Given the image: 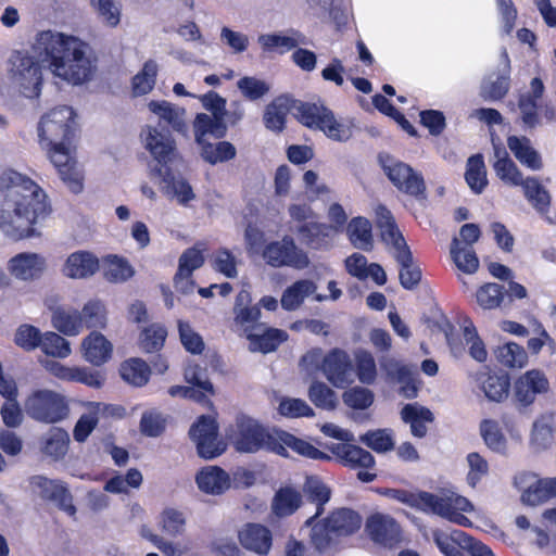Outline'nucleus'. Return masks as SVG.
<instances>
[{
	"label": "nucleus",
	"mask_w": 556,
	"mask_h": 556,
	"mask_svg": "<svg viewBox=\"0 0 556 556\" xmlns=\"http://www.w3.org/2000/svg\"><path fill=\"white\" fill-rule=\"evenodd\" d=\"M463 336L466 344L469 346L470 356L477 362L483 363L486 361L488 352L484 343L478 336L477 329L469 318H465L462 325Z\"/></svg>",
	"instance_id": "4d7b16f0"
},
{
	"label": "nucleus",
	"mask_w": 556,
	"mask_h": 556,
	"mask_svg": "<svg viewBox=\"0 0 556 556\" xmlns=\"http://www.w3.org/2000/svg\"><path fill=\"white\" fill-rule=\"evenodd\" d=\"M302 505V494L292 486H282L276 491L270 509L273 515L285 518L293 515Z\"/></svg>",
	"instance_id": "f704fd0d"
},
{
	"label": "nucleus",
	"mask_w": 556,
	"mask_h": 556,
	"mask_svg": "<svg viewBox=\"0 0 556 556\" xmlns=\"http://www.w3.org/2000/svg\"><path fill=\"white\" fill-rule=\"evenodd\" d=\"M507 147L514 156L531 170H540L543 167L541 154L534 149L529 138L525 136H509Z\"/></svg>",
	"instance_id": "7c9ffc66"
},
{
	"label": "nucleus",
	"mask_w": 556,
	"mask_h": 556,
	"mask_svg": "<svg viewBox=\"0 0 556 556\" xmlns=\"http://www.w3.org/2000/svg\"><path fill=\"white\" fill-rule=\"evenodd\" d=\"M90 4L105 26L115 28L119 24L122 10L115 0H90Z\"/></svg>",
	"instance_id": "6e6d98bb"
},
{
	"label": "nucleus",
	"mask_w": 556,
	"mask_h": 556,
	"mask_svg": "<svg viewBox=\"0 0 556 556\" xmlns=\"http://www.w3.org/2000/svg\"><path fill=\"white\" fill-rule=\"evenodd\" d=\"M250 344L249 350L251 352L270 353L275 351L282 342L288 339L286 331L268 328L264 325L262 330H253L245 337Z\"/></svg>",
	"instance_id": "c756f323"
},
{
	"label": "nucleus",
	"mask_w": 556,
	"mask_h": 556,
	"mask_svg": "<svg viewBox=\"0 0 556 556\" xmlns=\"http://www.w3.org/2000/svg\"><path fill=\"white\" fill-rule=\"evenodd\" d=\"M328 527L338 535H349L361 528V516L349 508L333 511L328 518Z\"/></svg>",
	"instance_id": "ea45409f"
},
{
	"label": "nucleus",
	"mask_w": 556,
	"mask_h": 556,
	"mask_svg": "<svg viewBox=\"0 0 556 556\" xmlns=\"http://www.w3.org/2000/svg\"><path fill=\"white\" fill-rule=\"evenodd\" d=\"M46 268V260L38 253L24 252L9 261V270L17 279L30 280L39 277Z\"/></svg>",
	"instance_id": "b1692460"
},
{
	"label": "nucleus",
	"mask_w": 556,
	"mask_h": 556,
	"mask_svg": "<svg viewBox=\"0 0 556 556\" xmlns=\"http://www.w3.org/2000/svg\"><path fill=\"white\" fill-rule=\"evenodd\" d=\"M414 508L426 513L438 515L451 522L467 527L471 522L464 515L473 510L470 501L456 492L442 489L438 493L426 491L416 492V503Z\"/></svg>",
	"instance_id": "20e7f679"
},
{
	"label": "nucleus",
	"mask_w": 556,
	"mask_h": 556,
	"mask_svg": "<svg viewBox=\"0 0 556 556\" xmlns=\"http://www.w3.org/2000/svg\"><path fill=\"white\" fill-rule=\"evenodd\" d=\"M30 485L42 498L54 502L62 510L70 516L76 514L73 498L70 491L58 480H50L43 476H34Z\"/></svg>",
	"instance_id": "a211bd4d"
},
{
	"label": "nucleus",
	"mask_w": 556,
	"mask_h": 556,
	"mask_svg": "<svg viewBox=\"0 0 556 556\" xmlns=\"http://www.w3.org/2000/svg\"><path fill=\"white\" fill-rule=\"evenodd\" d=\"M122 378L129 384L141 387L150 377V368L146 362L139 358H131L122 364L119 369Z\"/></svg>",
	"instance_id": "3c124183"
},
{
	"label": "nucleus",
	"mask_w": 556,
	"mask_h": 556,
	"mask_svg": "<svg viewBox=\"0 0 556 556\" xmlns=\"http://www.w3.org/2000/svg\"><path fill=\"white\" fill-rule=\"evenodd\" d=\"M328 450L337 456L344 466L350 468H371L375 465L374 456L361 446L348 443H331Z\"/></svg>",
	"instance_id": "cd10ccee"
},
{
	"label": "nucleus",
	"mask_w": 556,
	"mask_h": 556,
	"mask_svg": "<svg viewBox=\"0 0 556 556\" xmlns=\"http://www.w3.org/2000/svg\"><path fill=\"white\" fill-rule=\"evenodd\" d=\"M359 441L377 453H386L394 447L393 432L390 429H377L361 435Z\"/></svg>",
	"instance_id": "13d9d810"
},
{
	"label": "nucleus",
	"mask_w": 556,
	"mask_h": 556,
	"mask_svg": "<svg viewBox=\"0 0 556 556\" xmlns=\"http://www.w3.org/2000/svg\"><path fill=\"white\" fill-rule=\"evenodd\" d=\"M33 51L51 74L71 85L89 81L96 71L91 47L76 36L53 30L36 35Z\"/></svg>",
	"instance_id": "f03ea898"
},
{
	"label": "nucleus",
	"mask_w": 556,
	"mask_h": 556,
	"mask_svg": "<svg viewBox=\"0 0 556 556\" xmlns=\"http://www.w3.org/2000/svg\"><path fill=\"white\" fill-rule=\"evenodd\" d=\"M279 432H270L256 420L247 416H239L227 435L240 453H257L265 450L280 456H288L287 450L281 446L279 441Z\"/></svg>",
	"instance_id": "7ed1b4c3"
},
{
	"label": "nucleus",
	"mask_w": 556,
	"mask_h": 556,
	"mask_svg": "<svg viewBox=\"0 0 556 556\" xmlns=\"http://www.w3.org/2000/svg\"><path fill=\"white\" fill-rule=\"evenodd\" d=\"M68 444V433L62 428H52L45 439L42 451L47 456L59 460L66 455Z\"/></svg>",
	"instance_id": "49530a36"
},
{
	"label": "nucleus",
	"mask_w": 556,
	"mask_h": 556,
	"mask_svg": "<svg viewBox=\"0 0 556 556\" xmlns=\"http://www.w3.org/2000/svg\"><path fill=\"white\" fill-rule=\"evenodd\" d=\"M379 365L388 382L400 384V395L405 399L417 396L418 387L412 367L392 356L380 357Z\"/></svg>",
	"instance_id": "2eb2a0df"
},
{
	"label": "nucleus",
	"mask_w": 556,
	"mask_h": 556,
	"mask_svg": "<svg viewBox=\"0 0 556 556\" xmlns=\"http://www.w3.org/2000/svg\"><path fill=\"white\" fill-rule=\"evenodd\" d=\"M40 348L46 355L55 358H66L72 353L70 342L55 332H46Z\"/></svg>",
	"instance_id": "e2e57ef3"
},
{
	"label": "nucleus",
	"mask_w": 556,
	"mask_h": 556,
	"mask_svg": "<svg viewBox=\"0 0 556 556\" xmlns=\"http://www.w3.org/2000/svg\"><path fill=\"white\" fill-rule=\"evenodd\" d=\"M257 42L264 52H288L301 45H306V37L295 29L286 33L263 34L258 36Z\"/></svg>",
	"instance_id": "393cba45"
},
{
	"label": "nucleus",
	"mask_w": 556,
	"mask_h": 556,
	"mask_svg": "<svg viewBox=\"0 0 556 556\" xmlns=\"http://www.w3.org/2000/svg\"><path fill=\"white\" fill-rule=\"evenodd\" d=\"M348 236L351 243L359 250L372 249L371 224L364 217H355L348 225Z\"/></svg>",
	"instance_id": "37998d69"
},
{
	"label": "nucleus",
	"mask_w": 556,
	"mask_h": 556,
	"mask_svg": "<svg viewBox=\"0 0 556 556\" xmlns=\"http://www.w3.org/2000/svg\"><path fill=\"white\" fill-rule=\"evenodd\" d=\"M193 129L195 141L201 146L206 143V136L223 138L227 132V125L223 117L199 113L194 118Z\"/></svg>",
	"instance_id": "c9c22d12"
},
{
	"label": "nucleus",
	"mask_w": 556,
	"mask_h": 556,
	"mask_svg": "<svg viewBox=\"0 0 556 556\" xmlns=\"http://www.w3.org/2000/svg\"><path fill=\"white\" fill-rule=\"evenodd\" d=\"M149 110L157 115L160 119L165 121L176 131H185V109L167 101H151L148 104Z\"/></svg>",
	"instance_id": "a19ab883"
},
{
	"label": "nucleus",
	"mask_w": 556,
	"mask_h": 556,
	"mask_svg": "<svg viewBox=\"0 0 556 556\" xmlns=\"http://www.w3.org/2000/svg\"><path fill=\"white\" fill-rule=\"evenodd\" d=\"M152 176L160 178V191L169 200H175L182 206H188L195 199V193L186 178L175 175L169 168L154 167Z\"/></svg>",
	"instance_id": "dca6fc26"
},
{
	"label": "nucleus",
	"mask_w": 556,
	"mask_h": 556,
	"mask_svg": "<svg viewBox=\"0 0 556 556\" xmlns=\"http://www.w3.org/2000/svg\"><path fill=\"white\" fill-rule=\"evenodd\" d=\"M303 491L308 500L316 504V513L305 521V526H312L316 518L324 513V506L330 500V489L317 477H307Z\"/></svg>",
	"instance_id": "58836bf2"
},
{
	"label": "nucleus",
	"mask_w": 556,
	"mask_h": 556,
	"mask_svg": "<svg viewBox=\"0 0 556 556\" xmlns=\"http://www.w3.org/2000/svg\"><path fill=\"white\" fill-rule=\"evenodd\" d=\"M25 412L37 421L55 424L67 417L68 406L61 393L42 389L28 396L25 402Z\"/></svg>",
	"instance_id": "6e6552de"
},
{
	"label": "nucleus",
	"mask_w": 556,
	"mask_h": 556,
	"mask_svg": "<svg viewBox=\"0 0 556 556\" xmlns=\"http://www.w3.org/2000/svg\"><path fill=\"white\" fill-rule=\"evenodd\" d=\"M112 350L111 342L99 332H91L81 343L84 358L96 366L108 362L112 355Z\"/></svg>",
	"instance_id": "2f4dec72"
},
{
	"label": "nucleus",
	"mask_w": 556,
	"mask_h": 556,
	"mask_svg": "<svg viewBox=\"0 0 556 556\" xmlns=\"http://www.w3.org/2000/svg\"><path fill=\"white\" fill-rule=\"evenodd\" d=\"M526 199L540 213L548 210L551 204V195L548 191L534 177H528L521 185Z\"/></svg>",
	"instance_id": "de8ad7c7"
},
{
	"label": "nucleus",
	"mask_w": 556,
	"mask_h": 556,
	"mask_svg": "<svg viewBox=\"0 0 556 556\" xmlns=\"http://www.w3.org/2000/svg\"><path fill=\"white\" fill-rule=\"evenodd\" d=\"M480 432L485 444L494 452L502 453L506 448V440L495 420L484 419L480 425Z\"/></svg>",
	"instance_id": "774afa93"
},
{
	"label": "nucleus",
	"mask_w": 556,
	"mask_h": 556,
	"mask_svg": "<svg viewBox=\"0 0 556 556\" xmlns=\"http://www.w3.org/2000/svg\"><path fill=\"white\" fill-rule=\"evenodd\" d=\"M317 285L309 279H300L289 286L281 295L280 304L285 311L292 312L304 303L309 295H315L314 300L323 302L328 299L327 295L316 294Z\"/></svg>",
	"instance_id": "412c9836"
},
{
	"label": "nucleus",
	"mask_w": 556,
	"mask_h": 556,
	"mask_svg": "<svg viewBox=\"0 0 556 556\" xmlns=\"http://www.w3.org/2000/svg\"><path fill=\"white\" fill-rule=\"evenodd\" d=\"M501 59L504 64L503 74L497 76L495 80L488 78L481 85L480 96L486 101H498L509 91L510 60L506 49H503Z\"/></svg>",
	"instance_id": "473e14b6"
},
{
	"label": "nucleus",
	"mask_w": 556,
	"mask_h": 556,
	"mask_svg": "<svg viewBox=\"0 0 556 556\" xmlns=\"http://www.w3.org/2000/svg\"><path fill=\"white\" fill-rule=\"evenodd\" d=\"M433 540L445 556H465L464 551H467L471 556H494L486 545L460 530H453L450 533L435 530L433 531Z\"/></svg>",
	"instance_id": "9b49d317"
},
{
	"label": "nucleus",
	"mask_w": 556,
	"mask_h": 556,
	"mask_svg": "<svg viewBox=\"0 0 556 556\" xmlns=\"http://www.w3.org/2000/svg\"><path fill=\"white\" fill-rule=\"evenodd\" d=\"M159 66L154 60H148L142 70L132 78V91L135 96L149 93L154 85Z\"/></svg>",
	"instance_id": "864d4df0"
},
{
	"label": "nucleus",
	"mask_w": 556,
	"mask_h": 556,
	"mask_svg": "<svg viewBox=\"0 0 556 556\" xmlns=\"http://www.w3.org/2000/svg\"><path fill=\"white\" fill-rule=\"evenodd\" d=\"M355 375L363 384H372L377 379V365L372 354L366 350H358L354 354Z\"/></svg>",
	"instance_id": "603ef678"
},
{
	"label": "nucleus",
	"mask_w": 556,
	"mask_h": 556,
	"mask_svg": "<svg viewBox=\"0 0 556 556\" xmlns=\"http://www.w3.org/2000/svg\"><path fill=\"white\" fill-rule=\"evenodd\" d=\"M186 527V517L182 511L166 508L161 514V528L164 533L176 538L182 535Z\"/></svg>",
	"instance_id": "338daca9"
},
{
	"label": "nucleus",
	"mask_w": 556,
	"mask_h": 556,
	"mask_svg": "<svg viewBox=\"0 0 556 556\" xmlns=\"http://www.w3.org/2000/svg\"><path fill=\"white\" fill-rule=\"evenodd\" d=\"M52 325L65 336H77L83 329L79 313L75 309H55L52 315Z\"/></svg>",
	"instance_id": "09e8293b"
},
{
	"label": "nucleus",
	"mask_w": 556,
	"mask_h": 556,
	"mask_svg": "<svg viewBox=\"0 0 556 556\" xmlns=\"http://www.w3.org/2000/svg\"><path fill=\"white\" fill-rule=\"evenodd\" d=\"M484 395L492 402H502L507 399L510 388V380L507 375H491L480 372L477 377Z\"/></svg>",
	"instance_id": "4c0bfd02"
},
{
	"label": "nucleus",
	"mask_w": 556,
	"mask_h": 556,
	"mask_svg": "<svg viewBox=\"0 0 556 556\" xmlns=\"http://www.w3.org/2000/svg\"><path fill=\"white\" fill-rule=\"evenodd\" d=\"M370 538L384 546L393 547L401 541V530L397 522L390 516L375 514L366 522Z\"/></svg>",
	"instance_id": "aec40b11"
},
{
	"label": "nucleus",
	"mask_w": 556,
	"mask_h": 556,
	"mask_svg": "<svg viewBox=\"0 0 556 556\" xmlns=\"http://www.w3.org/2000/svg\"><path fill=\"white\" fill-rule=\"evenodd\" d=\"M144 149L161 167L173 163L178 157L176 142L170 132L155 126H146L140 134Z\"/></svg>",
	"instance_id": "f8f14e48"
},
{
	"label": "nucleus",
	"mask_w": 556,
	"mask_h": 556,
	"mask_svg": "<svg viewBox=\"0 0 556 556\" xmlns=\"http://www.w3.org/2000/svg\"><path fill=\"white\" fill-rule=\"evenodd\" d=\"M135 274L132 266L125 258L111 255L106 260L104 276L110 282H124Z\"/></svg>",
	"instance_id": "680f3d73"
},
{
	"label": "nucleus",
	"mask_w": 556,
	"mask_h": 556,
	"mask_svg": "<svg viewBox=\"0 0 556 556\" xmlns=\"http://www.w3.org/2000/svg\"><path fill=\"white\" fill-rule=\"evenodd\" d=\"M262 256L267 265L304 269L309 264L307 254L300 249L291 237H283L265 245Z\"/></svg>",
	"instance_id": "1a4fd4ad"
},
{
	"label": "nucleus",
	"mask_w": 556,
	"mask_h": 556,
	"mask_svg": "<svg viewBox=\"0 0 556 556\" xmlns=\"http://www.w3.org/2000/svg\"><path fill=\"white\" fill-rule=\"evenodd\" d=\"M99 269L98 257L88 251H77L70 254L64 263L62 273L71 279H86Z\"/></svg>",
	"instance_id": "a878e982"
},
{
	"label": "nucleus",
	"mask_w": 556,
	"mask_h": 556,
	"mask_svg": "<svg viewBox=\"0 0 556 556\" xmlns=\"http://www.w3.org/2000/svg\"><path fill=\"white\" fill-rule=\"evenodd\" d=\"M308 399L318 408L333 410L338 405L336 392L326 383L314 381L308 389Z\"/></svg>",
	"instance_id": "5fc2aeb1"
},
{
	"label": "nucleus",
	"mask_w": 556,
	"mask_h": 556,
	"mask_svg": "<svg viewBox=\"0 0 556 556\" xmlns=\"http://www.w3.org/2000/svg\"><path fill=\"white\" fill-rule=\"evenodd\" d=\"M451 256L458 269L466 274H473L479 267V260L472 247H462L458 238H453Z\"/></svg>",
	"instance_id": "a18cd8bd"
},
{
	"label": "nucleus",
	"mask_w": 556,
	"mask_h": 556,
	"mask_svg": "<svg viewBox=\"0 0 556 556\" xmlns=\"http://www.w3.org/2000/svg\"><path fill=\"white\" fill-rule=\"evenodd\" d=\"M293 101L286 96L274 99L264 112L265 127L275 132H281L286 125V118L292 108Z\"/></svg>",
	"instance_id": "e433bc0d"
},
{
	"label": "nucleus",
	"mask_w": 556,
	"mask_h": 556,
	"mask_svg": "<svg viewBox=\"0 0 556 556\" xmlns=\"http://www.w3.org/2000/svg\"><path fill=\"white\" fill-rule=\"evenodd\" d=\"M42 365L51 375L61 380L77 381L93 388H99L102 384L100 375L86 368L66 367L52 359L43 361Z\"/></svg>",
	"instance_id": "bb28decb"
},
{
	"label": "nucleus",
	"mask_w": 556,
	"mask_h": 556,
	"mask_svg": "<svg viewBox=\"0 0 556 556\" xmlns=\"http://www.w3.org/2000/svg\"><path fill=\"white\" fill-rule=\"evenodd\" d=\"M200 457L213 459L226 451V444L218 439V425L212 416H201L189 430Z\"/></svg>",
	"instance_id": "9d476101"
},
{
	"label": "nucleus",
	"mask_w": 556,
	"mask_h": 556,
	"mask_svg": "<svg viewBox=\"0 0 556 556\" xmlns=\"http://www.w3.org/2000/svg\"><path fill=\"white\" fill-rule=\"evenodd\" d=\"M545 87L541 78L534 77L530 81V90L521 93L518 100L520 118L527 128L541 125L539 115V101L542 99Z\"/></svg>",
	"instance_id": "6ab92c4d"
},
{
	"label": "nucleus",
	"mask_w": 556,
	"mask_h": 556,
	"mask_svg": "<svg viewBox=\"0 0 556 556\" xmlns=\"http://www.w3.org/2000/svg\"><path fill=\"white\" fill-rule=\"evenodd\" d=\"M43 149L47 150L50 161L71 191L74 193L80 192L83 190V175L66 143L53 144L51 148Z\"/></svg>",
	"instance_id": "4468645a"
},
{
	"label": "nucleus",
	"mask_w": 556,
	"mask_h": 556,
	"mask_svg": "<svg viewBox=\"0 0 556 556\" xmlns=\"http://www.w3.org/2000/svg\"><path fill=\"white\" fill-rule=\"evenodd\" d=\"M465 179L476 194L482 193L488 185L486 169L481 154L472 155L467 161Z\"/></svg>",
	"instance_id": "c03bdc74"
},
{
	"label": "nucleus",
	"mask_w": 556,
	"mask_h": 556,
	"mask_svg": "<svg viewBox=\"0 0 556 556\" xmlns=\"http://www.w3.org/2000/svg\"><path fill=\"white\" fill-rule=\"evenodd\" d=\"M195 483L206 494L220 495L229 489L230 477L220 467L206 466L195 475Z\"/></svg>",
	"instance_id": "c85d7f7f"
},
{
	"label": "nucleus",
	"mask_w": 556,
	"mask_h": 556,
	"mask_svg": "<svg viewBox=\"0 0 556 556\" xmlns=\"http://www.w3.org/2000/svg\"><path fill=\"white\" fill-rule=\"evenodd\" d=\"M201 147V155L210 164L226 162L236 156V148L228 141H219L215 144L206 142Z\"/></svg>",
	"instance_id": "052dcab7"
},
{
	"label": "nucleus",
	"mask_w": 556,
	"mask_h": 556,
	"mask_svg": "<svg viewBox=\"0 0 556 556\" xmlns=\"http://www.w3.org/2000/svg\"><path fill=\"white\" fill-rule=\"evenodd\" d=\"M8 73L12 85L25 98L35 99L41 93V66L25 51H13L8 60Z\"/></svg>",
	"instance_id": "39448f33"
},
{
	"label": "nucleus",
	"mask_w": 556,
	"mask_h": 556,
	"mask_svg": "<svg viewBox=\"0 0 556 556\" xmlns=\"http://www.w3.org/2000/svg\"><path fill=\"white\" fill-rule=\"evenodd\" d=\"M400 414L402 420L409 425L410 432L416 438H424L428 431L426 424L434 420L432 412L418 403L406 404Z\"/></svg>",
	"instance_id": "72a5a7b5"
},
{
	"label": "nucleus",
	"mask_w": 556,
	"mask_h": 556,
	"mask_svg": "<svg viewBox=\"0 0 556 556\" xmlns=\"http://www.w3.org/2000/svg\"><path fill=\"white\" fill-rule=\"evenodd\" d=\"M296 117L305 126L317 128L336 141H346L352 137L350 126L339 123L333 113L317 103H300L296 106Z\"/></svg>",
	"instance_id": "0eeeda50"
},
{
	"label": "nucleus",
	"mask_w": 556,
	"mask_h": 556,
	"mask_svg": "<svg viewBox=\"0 0 556 556\" xmlns=\"http://www.w3.org/2000/svg\"><path fill=\"white\" fill-rule=\"evenodd\" d=\"M549 390V382L545 374L539 369H531L519 376L513 388L514 399L521 406H529L540 394Z\"/></svg>",
	"instance_id": "f3484780"
},
{
	"label": "nucleus",
	"mask_w": 556,
	"mask_h": 556,
	"mask_svg": "<svg viewBox=\"0 0 556 556\" xmlns=\"http://www.w3.org/2000/svg\"><path fill=\"white\" fill-rule=\"evenodd\" d=\"M492 142L494 148L492 165L496 176L505 185L513 187L521 186L526 179L518 166L509 157L505 147L501 142L496 143L494 139H492Z\"/></svg>",
	"instance_id": "4be33fe9"
},
{
	"label": "nucleus",
	"mask_w": 556,
	"mask_h": 556,
	"mask_svg": "<svg viewBox=\"0 0 556 556\" xmlns=\"http://www.w3.org/2000/svg\"><path fill=\"white\" fill-rule=\"evenodd\" d=\"M75 113L72 108L62 105L50 110L39 121L37 132L41 148L66 143L75 131Z\"/></svg>",
	"instance_id": "423d86ee"
},
{
	"label": "nucleus",
	"mask_w": 556,
	"mask_h": 556,
	"mask_svg": "<svg viewBox=\"0 0 556 556\" xmlns=\"http://www.w3.org/2000/svg\"><path fill=\"white\" fill-rule=\"evenodd\" d=\"M235 325L240 328L241 334L248 336L250 331L262 330L264 324L258 323L261 317V309L258 306H249L244 308H237L233 311Z\"/></svg>",
	"instance_id": "bf43d9fd"
},
{
	"label": "nucleus",
	"mask_w": 556,
	"mask_h": 556,
	"mask_svg": "<svg viewBox=\"0 0 556 556\" xmlns=\"http://www.w3.org/2000/svg\"><path fill=\"white\" fill-rule=\"evenodd\" d=\"M43 190L28 177L8 170L0 176V230L21 240L39 235L36 226L49 215Z\"/></svg>",
	"instance_id": "f257e3e1"
},
{
	"label": "nucleus",
	"mask_w": 556,
	"mask_h": 556,
	"mask_svg": "<svg viewBox=\"0 0 556 556\" xmlns=\"http://www.w3.org/2000/svg\"><path fill=\"white\" fill-rule=\"evenodd\" d=\"M396 262L401 265L399 278L401 286L406 290L415 289L421 279V270L413 263V255L408 250L407 260H401L400 254H394Z\"/></svg>",
	"instance_id": "0e129e2a"
},
{
	"label": "nucleus",
	"mask_w": 556,
	"mask_h": 556,
	"mask_svg": "<svg viewBox=\"0 0 556 556\" xmlns=\"http://www.w3.org/2000/svg\"><path fill=\"white\" fill-rule=\"evenodd\" d=\"M79 316L83 328H103L106 324V311L99 301L86 303Z\"/></svg>",
	"instance_id": "69168bd1"
},
{
	"label": "nucleus",
	"mask_w": 556,
	"mask_h": 556,
	"mask_svg": "<svg viewBox=\"0 0 556 556\" xmlns=\"http://www.w3.org/2000/svg\"><path fill=\"white\" fill-rule=\"evenodd\" d=\"M279 441L281 442V446L287 450V447L292 448L298 454L311 458V459H325L329 460L330 456L326 453L319 451L317 447L312 445L311 443L298 439L294 435L286 432H279Z\"/></svg>",
	"instance_id": "8fccbe9b"
},
{
	"label": "nucleus",
	"mask_w": 556,
	"mask_h": 556,
	"mask_svg": "<svg viewBox=\"0 0 556 556\" xmlns=\"http://www.w3.org/2000/svg\"><path fill=\"white\" fill-rule=\"evenodd\" d=\"M239 541L245 549L264 556L271 548L273 535L270 530L263 525L248 523L239 532Z\"/></svg>",
	"instance_id": "5701e85b"
},
{
	"label": "nucleus",
	"mask_w": 556,
	"mask_h": 556,
	"mask_svg": "<svg viewBox=\"0 0 556 556\" xmlns=\"http://www.w3.org/2000/svg\"><path fill=\"white\" fill-rule=\"evenodd\" d=\"M496 359L510 369H521L528 365L529 357L523 346L516 342H507L495 350Z\"/></svg>",
	"instance_id": "79ce46f5"
},
{
	"label": "nucleus",
	"mask_w": 556,
	"mask_h": 556,
	"mask_svg": "<svg viewBox=\"0 0 556 556\" xmlns=\"http://www.w3.org/2000/svg\"><path fill=\"white\" fill-rule=\"evenodd\" d=\"M320 370L336 388H345L355 380L353 363L349 354L340 349H333L324 356Z\"/></svg>",
	"instance_id": "ddd939ff"
}]
</instances>
